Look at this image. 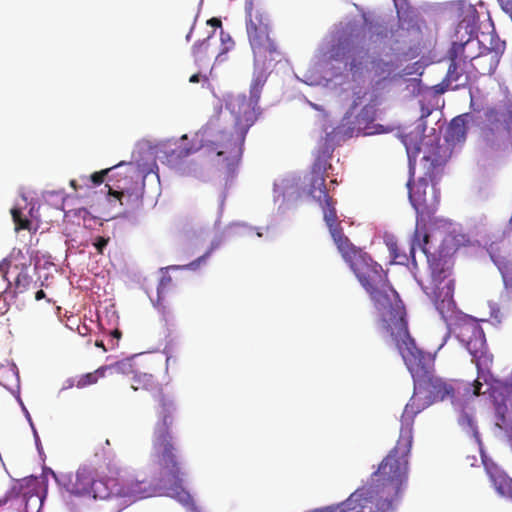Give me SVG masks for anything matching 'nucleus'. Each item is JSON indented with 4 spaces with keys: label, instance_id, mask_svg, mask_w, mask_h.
<instances>
[{
    "label": "nucleus",
    "instance_id": "nucleus-1",
    "mask_svg": "<svg viewBox=\"0 0 512 512\" xmlns=\"http://www.w3.org/2000/svg\"><path fill=\"white\" fill-rule=\"evenodd\" d=\"M343 259L369 294L380 316L382 329L393 337L408 327L406 310L397 291L389 284L382 266L355 247L343 230L331 236Z\"/></svg>",
    "mask_w": 512,
    "mask_h": 512
},
{
    "label": "nucleus",
    "instance_id": "nucleus-2",
    "mask_svg": "<svg viewBox=\"0 0 512 512\" xmlns=\"http://www.w3.org/2000/svg\"><path fill=\"white\" fill-rule=\"evenodd\" d=\"M267 81L264 73L256 74L250 85V95L231 94L225 100V108L233 117V131H219L207 144V150L216 154V165L230 177L234 174L243 153V145L249 129L261 115L259 100Z\"/></svg>",
    "mask_w": 512,
    "mask_h": 512
},
{
    "label": "nucleus",
    "instance_id": "nucleus-3",
    "mask_svg": "<svg viewBox=\"0 0 512 512\" xmlns=\"http://www.w3.org/2000/svg\"><path fill=\"white\" fill-rule=\"evenodd\" d=\"M131 388L135 391L146 390L154 397L156 422L153 427L152 447L155 463L160 468L161 479L168 485L177 487L182 480L177 460L178 450L172 436V426L178 413L177 404L171 395L164 393L161 384L152 374L134 375Z\"/></svg>",
    "mask_w": 512,
    "mask_h": 512
},
{
    "label": "nucleus",
    "instance_id": "nucleus-4",
    "mask_svg": "<svg viewBox=\"0 0 512 512\" xmlns=\"http://www.w3.org/2000/svg\"><path fill=\"white\" fill-rule=\"evenodd\" d=\"M447 159L448 154L445 148L440 145L432 146L421 159V164L425 170V177L420 178L417 183H414L413 185L412 177H410L407 182L409 200L417 213V226L410 246V253L412 257H414L415 249L418 247L426 255L428 262L431 261L429 251L427 249L429 235L424 233L421 241L419 226L420 223L430 220L438 208L439 198L434 191L427 196L428 179L430 181L435 180L436 176L442 172Z\"/></svg>",
    "mask_w": 512,
    "mask_h": 512
},
{
    "label": "nucleus",
    "instance_id": "nucleus-5",
    "mask_svg": "<svg viewBox=\"0 0 512 512\" xmlns=\"http://www.w3.org/2000/svg\"><path fill=\"white\" fill-rule=\"evenodd\" d=\"M391 339L413 378L415 390L425 393L431 403L454 397L456 385L435 375L434 359L416 346L408 327Z\"/></svg>",
    "mask_w": 512,
    "mask_h": 512
},
{
    "label": "nucleus",
    "instance_id": "nucleus-6",
    "mask_svg": "<svg viewBox=\"0 0 512 512\" xmlns=\"http://www.w3.org/2000/svg\"><path fill=\"white\" fill-rule=\"evenodd\" d=\"M246 31L253 52L256 74L264 73L266 77L276 63L281 61L282 53L276 40L271 37L267 15L259 10H248Z\"/></svg>",
    "mask_w": 512,
    "mask_h": 512
},
{
    "label": "nucleus",
    "instance_id": "nucleus-7",
    "mask_svg": "<svg viewBox=\"0 0 512 512\" xmlns=\"http://www.w3.org/2000/svg\"><path fill=\"white\" fill-rule=\"evenodd\" d=\"M412 444L413 441L406 436H399L395 447L371 475L370 483L375 486L376 491L399 498L402 486L407 480Z\"/></svg>",
    "mask_w": 512,
    "mask_h": 512
},
{
    "label": "nucleus",
    "instance_id": "nucleus-8",
    "mask_svg": "<svg viewBox=\"0 0 512 512\" xmlns=\"http://www.w3.org/2000/svg\"><path fill=\"white\" fill-rule=\"evenodd\" d=\"M412 444L413 441L406 436H399L395 447L371 475L370 483L375 486L376 491L399 498L402 486L407 480Z\"/></svg>",
    "mask_w": 512,
    "mask_h": 512
},
{
    "label": "nucleus",
    "instance_id": "nucleus-9",
    "mask_svg": "<svg viewBox=\"0 0 512 512\" xmlns=\"http://www.w3.org/2000/svg\"><path fill=\"white\" fill-rule=\"evenodd\" d=\"M138 166L133 162H120L113 166L109 175L107 196L114 198L128 211H135L143 206L144 184L139 182Z\"/></svg>",
    "mask_w": 512,
    "mask_h": 512
},
{
    "label": "nucleus",
    "instance_id": "nucleus-10",
    "mask_svg": "<svg viewBox=\"0 0 512 512\" xmlns=\"http://www.w3.org/2000/svg\"><path fill=\"white\" fill-rule=\"evenodd\" d=\"M475 44L471 40L452 43L446 54L449 66L441 88L437 90L438 92L444 93L448 89L456 90L468 84L470 74L473 71L470 66L469 54L466 53V50Z\"/></svg>",
    "mask_w": 512,
    "mask_h": 512
},
{
    "label": "nucleus",
    "instance_id": "nucleus-11",
    "mask_svg": "<svg viewBox=\"0 0 512 512\" xmlns=\"http://www.w3.org/2000/svg\"><path fill=\"white\" fill-rule=\"evenodd\" d=\"M326 160L318 158L312 167V178L310 181L309 195L321 206L324 221L332 235L343 230L338 220L336 201L328 195L325 185Z\"/></svg>",
    "mask_w": 512,
    "mask_h": 512
},
{
    "label": "nucleus",
    "instance_id": "nucleus-12",
    "mask_svg": "<svg viewBox=\"0 0 512 512\" xmlns=\"http://www.w3.org/2000/svg\"><path fill=\"white\" fill-rule=\"evenodd\" d=\"M456 336L472 356L478 373L490 367L493 356L487 350L485 334L478 323L468 321L459 324L456 327Z\"/></svg>",
    "mask_w": 512,
    "mask_h": 512
},
{
    "label": "nucleus",
    "instance_id": "nucleus-13",
    "mask_svg": "<svg viewBox=\"0 0 512 512\" xmlns=\"http://www.w3.org/2000/svg\"><path fill=\"white\" fill-rule=\"evenodd\" d=\"M152 458H153V463L157 469V476L155 477V484L153 485V484L147 482L146 480H137V479L126 481L120 487V489L118 491L120 496L129 498L132 501H136L139 499H144V498H148V497L155 495L157 487L165 488V489L170 490L176 494H179L180 492H182L184 490L183 484H184L185 473L182 470L181 462L178 461L180 464L182 480H181V484L176 487L174 485H168L161 479V471H160L159 466L155 463L153 449H152ZM177 460H179L178 457H177Z\"/></svg>",
    "mask_w": 512,
    "mask_h": 512
},
{
    "label": "nucleus",
    "instance_id": "nucleus-14",
    "mask_svg": "<svg viewBox=\"0 0 512 512\" xmlns=\"http://www.w3.org/2000/svg\"><path fill=\"white\" fill-rule=\"evenodd\" d=\"M357 490H363L356 501L359 512H388L394 509V504L398 499L376 491L375 486L371 483Z\"/></svg>",
    "mask_w": 512,
    "mask_h": 512
},
{
    "label": "nucleus",
    "instance_id": "nucleus-15",
    "mask_svg": "<svg viewBox=\"0 0 512 512\" xmlns=\"http://www.w3.org/2000/svg\"><path fill=\"white\" fill-rule=\"evenodd\" d=\"M131 370V364L124 361H117L112 364L103 365L96 370L81 374L67 381L68 388L76 387L84 389L88 386L95 385L102 378L119 374H126Z\"/></svg>",
    "mask_w": 512,
    "mask_h": 512
},
{
    "label": "nucleus",
    "instance_id": "nucleus-16",
    "mask_svg": "<svg viewBox=\"0 0 512 512\" xmlns=\"http://www.w3.org/2000/svg\"><path fill=\"white\" fill-rule=\"evenodd\" d=\"M505 49L504 42H497L492 48H486L478 55H470V66L473 73L480 75H490L494 73L499 62L500 57Z\"/></svg>",
    "mask_w": 512,
    "mask_h": 512
},
{
    "label": "nucleus",
    "instance_id": "nucleus-17",
    "mask_svg": "<svg viewBox=\"0 0 512 512\" xmlns=\"http://www.w3.org/2000/svg\"><path fill=\"white\" fill-rule=\"evenodd\" d=\"M38 484L37 479L34 478L29 480L25 479L22 483L14 485L9 491H7L3 498H0V506L5 505L9 500L22 495L23 501L25 502L26 512H33V509H30L31 504L38 510L42 503L41 497L37 491Z\"/></svg>",
    "mask_w": 512,
    "mask_h": 512
},
{
    "label": "nucleus",
    "instance_id": "nucleus-18",
    "mask_svg": "<svg viewBox=\"0 0 512 512\" xmlns=\"http://www.w3.org/2000/svg\"><path fill=\"white\" fill-rule=\"evenodd\" d=\"M418 390H415L413 396L410 398L409 402L406 404L404 411L401 415V428L399 436H406L407 439L413 441V424L414 418L417 414L431 405V401L427 398L422 399Z\"/></svg>",
    "mask_w": 512,
    "mask_h": 512
},
{
    "label": "nucleus",
    "instance_id": "nucleus-19",
    "mask_svg": "<svg viewBox=\"0 0 512 512\" xmlns=\"http://www.w3.org/2000/svg\"><path fill=\"white\" fill-rule=\"evenodd\" d=\"M355 45L350 36H341L336 42L332 43L323 53V62L326 65L333 66L334 63H343L348 60L349 53H353Z\"/></svg>",
    "mask_w": 512,
    "mask_h": 512
},
{
    "label": "nucleus",
    "instance_id": "nucleus-20",
    "mask_svg": "<svg viewBox=\"0 0 512 512\" xmlns=\"http://www.w3.org/2000/svg\"><path fill=\"white\" fill-rule=\"evenodd\" d=\"M485 470L497 493L512 500V478L504 473L496 464L483 461Z\"/></svg>",
    "mask_w": 512,
    "mask_h": 512
},
{
    "label": "nucleus",
    "instance_id": "nucleus-21",
    "mask_svg": "<svg viewBox=\"0 0 512 512\" xmlns=\"http://www.w3.org/2000/svg\"><path fill=\"white\" fill-rule=\"evenodd\" d=\"M93 484V473L86 467L79 468L67 484V491L77 496H89Z\"/></svg>",
    "mask_w": 512,
    "mask_h": 512
},
{
    "label": "nucleus",
    "instance_id": "nucleus-22",
    "mask_svg": "<svg viewBox=\"0 0 512 512\" xmlns=\"http://www.w3.org/2000/svg\"><path fill=\"white\" fill-rule=\"evenodd\" d=\"M368 51L363 47L356 44L353 46V53H349L348 60L345 62L344 67L353 74H360L367 62Z\"/></svg>",
    "mask_w": 512,
    "mask_h": 512
},
{
    "label": "nucleus",
    "instance_id": "nucleus-23",
    "mask_svg": "<svg viewBox=\"0 0 512 512\" xmlns=\"http://www.w3.org/2000/svg\"><path fill=\"white\" fill-rule=\"evenodd\" d=\"M467 136V126L464 116H457L452 119L446 139L453 144L464 142Z\"/></svg>",
    "mask_w": 512,
    "mask_h": 512
},
{
    "label": "nucleus",
    "instance_id": "nucleus-24",
    "mask_svg": "<svg viewBox=\"0 0 512 512\" xmlns=\"http://www.w3.org/2000/svg\"><path fill=\"white\" fill-rule=\"evenodd\" d=\"M171 285H172L171 276L165 275L161 278L159 285L157 287V296H158L157 308L161 312L162 318L166 324H168V322L173 319V315H172L171 311L169 309H167L166 306L161 304V300Z\"/></svg>",
    "mask_w": 512,
    "mask_h": 512
},
{
    "label": "nucleus",
    "instance_id": "nucleus-25",
    "mask_svg": "<svg viewBox=\"0 0 512 512\" xmlns=\"http://www.w3.org/2000/svg\"><path fill=\"white\" fill-rule=\"evenodd\" d=\"M458 424L461 426V428L467 432L468 434H471L477 441H479V432L477 429V424L474 418V413L472 409H462L459 417H458Z\"/></svg>",
    "mask_w": 512,
    "mask_h": 512
},
{
    "label": "nucleus",
    "instance_id": "nucleus-26",
    "mask_svg": "<svg viewBox=\"0 0 512 512\" xmlns=\"http://www.w3.org/2000/svg\"><path fill=\"white\" fill-rule=\"evenodd\" d=\"M362 493L363 490H356L344 502L336 506L326 507V512H359L356 501Z\"/></svg>",
    "mask_w": 512,
    "mask_h": 512
},
{
    "label": "nucleus",
    "instance_id": "nucleus-27",
    "mask_svg": "<svg viewBox=\"0 0 512 512\" xmlns=\"http://www.w3.org/2000/svg\"><path fill=\"white\" fill-rule=\"evenodd\" d=\"M482 383L475 380L472 384L463 381H456V389L458 392L463 391L464 396H479L481 394Z\"/></svg>",
    "mask_w": 512,
    "mask_h": 512
},
{
    "label": "nucleus",
    "instance_id": "nucleus-28",
    "mask_svg": "<svg viewBox=\"0 0 512 512\" xmlns=\"http://www.w3.org/2000/svg\"><path fill=\"white\" fill-rule=\"evenodd\" d=\"M11 215L13 222L15 224V230H31V221L23 215L20 208H12Z\"/></svg>",
    "mask_w": 512,
    "mask_h": 512
},
{
    "label": "nucleus",
    "instance_id": "nucleus-29",
    "mask_svg": "<svg viewBox=\"0 0 512 512\" xmlns=\"http://www.w3.org/2000/svg\"><path fill=\"white\" fill-rule=\"evenodd\" d=\"M110 492L107 484L100 479H95L93 476V484L91 485V493L89 497L94 499H105L109 496Z\"/></svg>",
    "mask_w": 512,
    "mask_h": 512
},
{
    "label": "nucleus",
    "instance_id": "nucleus-30",
    "mask_svg": "<svg viewBox=\"0 0 512 512\" xmlns=\"http://www.w3.org/2000/svg\"><path fill=\"white\" fill-rule=\"evenodd\" d=\"M387 246L394 262L404 264L407 261V256L400 253L397 242L389 241L387 242Z\"/></svg>",
    "mask_w": 512,
    "mask_h": 512
},
{
    "label": "nucleus",
    "instance_id": "nucleus-31",
    "mask_svg": "<svg viewBox=\"0 0 512 512\" xmlns=\"http://www.w3.org/2000/svg\"><path fill=\"white\" fill-rule=\"evenodd\" d=\"M112 170H113V166L110 168H107V169H103V170L94 172L90 176L91 182L96 186L101 185L105 181V178L106 177L109 178V175L112 174Z\"/></svg>",
    "mask_w": 512,
    "mask_h": 512
},
{
    "label": "nucleus",
    "instance_id": "nucleus-32",
    "mask_svg": "<svg viewBox=\"0 0 512 512\" xmlns=\"http://www.w3.org/2000/svg\"><path fill=\"white\" fill-rule=\"evenodd\" d=\"M198 147H195V146H190V147H186V146H178L177 148H175L173 151H172V155L175 156V158L177 159H183V158H186L188 156H190L191 154L195 153L196 151H198Z\"/></svg>",
    "mask_w": 512,
    "mask_h": 512
},
{
    "label": "nucleus",
    "instance_id": "nucleus-33",
    "mask_svg": "<svg viewBox=\"0 0 512 512\" xmlns=\"http://www.w3.org/2000/svg\"><path fill=\"white\" fill-rule=\"evenodd\" d=\"M29 284V277L26 273H19L18 276L16 277L15 279V285H16V288L20 291V292H23L27 285Z\"/></svg>",
    "mask_w": 512,
    "mask_h": 512
},
{
    "label": "nucleus",
    "instance_id": "nucleus-34",
    "mask_svg": "<svg viewBox=\"0 0 512 512\" xmlns=\"http://www.w3.org/2000/svg\"><path fill=\"white\" fill-rule=\"evenodd\" d=\"M109 240L110 239L108 237L105 238L102 236H97L95 238V241L93 242V246L96 248V250L99 254H103L104 248L108 245Z\"/></svg>",
    "mask_w": 512,
    "mask_h": 512
},
{
    "label": "nucleus",
    "instance_id": "nucleus-35",
    "mask_svg": "<svg viewBox=\"0 0 512 512\" xmlns=\"http://www.w3.org/2000/svg\"><path fill=\"white\" fill-rule=\"evenodd\" d=\"M220 38L222 44L225 45L223 52H227L234 45V42L229 33H226L224 31H221Z\"/></svg>",
    "mask_w": 512,
    "mask_h": 512
},
{
    "label": "nucleus",
    "instance_id": "nucleus-36",
    "mask_svg": "<svg viewBox=\"0 0 512 512\" xmlns=\"http://www.w3.org/2000/svg\"><path fill=\"white\" fill-rule=\"evenodd\" d=\"M454 286V280H448L447 283L445 284V287L447 288L445 297L447 298L448 303L452 302Z\"/></svg>",
    "mask_w": 512,
    "mask_h": 512
},
{
    "label": "nucleus",
    "instance_id": "nucleus-37",
    "mask_svg": "<svg viewBox=\"0 0 512 512\" xmlns=\"http://www.w3.org/2000/svg\"><path fill=\"white\" fill-rule=\"evenodd\" d=\"M404 144L406 146V149H407V153L410 155V154H413V155H417L419 152H420V147L418 145H415L414 147H411L410 144L408 143L407 141V136L404 138Z\"/></svg>",
    "mask_w": 512,
    "mask_h": 512
},
{
    "label": "nucleus",
    "instance_id": "nucleus-38",
    "mask_svg": "<svg viewBox=\"0 0 512 512\" xmlns=\"http://www.w3.org/2000/svg\"><path fill=\"white\" fill-rule=\"evenodd\" d=\"M501 8L506 13H512V0H498Z\"/></svg>",
    "mask_w": 512,
    "mask_h": 512
},
{
    "label": "nucleus",
    "instance_id": "nucleus-39",
    "mask_svg": "<svg viewBox=\"0 0 512 512\" xmlns=\"http://www.w3.org/2000/svg\"><path fill=\"white\" fill-rule=\"evenodd\" d=\"M486 117L490 122L499 121L498 113L495 110H489L486 112Z\"/></svg>",
    "mask_w": 512,
    "mask_h": 512
},
{
    "label": "nucleus",
    "instance_id": "nucleus-40",
    "mask_svg": "<svg viewBox=\"0 0 512 512\" xmlns=\"http://www.w3.org/2000/svg\"><path fill=\"white\" fill-rule=\"evenodd\" d=\"M207 24L214 27L220 28L222 26V22L219 18L213 17L207 21Z\"/></svg>",
    "mask_w": 512,
    "mask_h": 512
},
{
    "label": "nucleus",
    "instance_id": "nucleus-41",
    "mask_svg": "<svg viewBox=\"0 0 512 512\" xmlns=\"http://www.w3.org/2000/svg\"><path fill=\"white\" fill-rule=\"evenodd\" d=\"M110 335L112 337L111 341H113L114 339L118 341L121 338L122 333L119 329H115L111 332Z\"/></svg>",
    "mask_w": 512,
    "mask_h": 512
},
{
    "label": "nucleus",
    "instance_id": "nucleus-42",
    "mask_svg": "<svg viewBox=\"0 0 512 512\" xmlns=\"http://www.w3.org/2000/svg\"><path fill=\"white\" fill-rule=\"evenodd\" d=\"M200 77L201 75L199 73H196V74H193L190 78H189V82L190 83H198L200 81Z\"/></svg>",
    "mask_w": 512,
    "mask_h": 512
},
{
    "label": "nucleus",
    "instance_id": "nucleus-43",
    "mask_svg": "<svg viewBox=\"0 0 512 512\" xmlns=\"http://www.w3.org/2000/svg\"><path fill=\"white\" fill-rule=\"evenodd\" d=\"M45 296H46V294H45V292H44L43 290H38V291L36 292V294H35V299H36L37 301H39V300H41V299L45 298Z\"/></svg>",
    "mask_w": 512,
    "mask_h": 512
},
{
    "label": "nucleus",
    "instance_id": "nucleus-44",
    "mask_svg": "<svg viewBox=\"0 0 512 512\" xmlns=\"http://www.w3.org/2000/svg\"><path fill=\"white\" fill-rule=\"evenodd\" d=\"M497 412H498V415H499V420L504 423L505 422L504 411H502L501 407H498L497 408Z\"/></svg>",
    "mask_w": 512,
    "mask_h": 512
},
{
    "label": "nucleus",
    "instance_id": "nucleus-45",
    "mask_svg": "<svg viewBox=\"0 0 512 512\" xmlns=\"http://www.w3.org/2000/svg\"><path fill=\"white\" fill-rule=\"evenodd\" d=\"M95 346L98 348H102L104 351H107L102 340H96Z\"/></svg>",
    "mask_w": 512,
    "mask_h": 512
},
{
    "label": "nucleus",
    "instance_id": "nucleus-46",
    "mask_svg": "<svg viewBox=\"0 0 512 512\" xmlns=\"http://www.w3.org/2000/svg\"><path fill=\"white\" fill-rule=\"evenodd\" d=\"M70 186H71L72 188H74L75 190H77V189H78L77 181H76V180H71V181H70Z\"/></svg>",
    "mask_w": 512,
    "mask_h": 512
},
{
    "label": "nucleus",
    "instance_id": "nucleus-47",
    "mask_svg": "<svg viewBox=\"0 0 512 512\" xmlns=\"http://www.w3.org/2000/svg\"><path fill=\"white\" fill-rule=\"evenodd\" d=\"M312 512H326V507L323 508V509H316V510H314Z\"/></svg>",
    "mask_w": 512,
    "mask_h": 512
},
{
    "label": "nucleus",
    "instance_id": "nucleus-48",
    "mask_svg": "<svg viewBox=\"0 0 512 512\" xmlns=\"http://www.w3.org/2000/svg\"><path fill=\"white\" fill-rule=\"evenodd\" d=\"M181 140H182V141H183V140H187V135H183V136L181 137Z\"/></svg>",
    "mask_w": 512,
    "mask_h": 512
},
{
    "label": "nucleus",
    "instance_id": "nucleus-49",
    "mask_svg": "<svg viewBox=\"0 0 512 512\" xmlns=\"http://www.w3.org/2000/svg\"><path fill=\"white\" fill-rule=\"evenodd\" d=\"M116 344H117V342H116V343H112V345H111V347H110V348L115 347V345H116Z\"/></svg>",
    "mask_w": 512,
    "mask_h": 512
}]
</instances>
